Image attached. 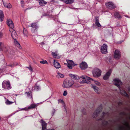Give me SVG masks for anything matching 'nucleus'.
Wrapping results in <instances>:
<instances>
[{
    "label": "nucleus",
    "mask_w": 130,
    "mask_h": 130,
    "mask_svg": "<svg viewBox=\"0 0 130 130\" xmlns=\"http://www.w3.org/2000/svg\"><path fill=\"white\" fill-rule=\"evenodd\" d=\"M69 76L75 80L80 79V78H81L84 79L86 81H90L93 80V79L86 75H82L79 77L76 75L70 74H69Z\"/></svg>",
    "instance_id": "obj_1"
},
{
    "label": "nucleus",
    "mask_w": 130,
    "mask_h": 130,
    "mask_svg": "<svg viewBox=\"0 0 130 130\" xmlns=\"http://www.w3.org/2000/svg\"><path fill=\"white\" fill-rule=\"evenodd\" d=\"M74 82H63L62 86L63 87L68 88L72 86H73L75 87H79V85H75V84L74 83Z\"/></svg>",
    "instance_id": "obj_2"
},
{
    "label": "nucleus",
    "mask_w": 130,
    "mask_h": 130,
    "mask_svg": "<svg viewBox=\"0 0 130 130\" xmlns=\"http://www.w3.org/2000/svg\"><path fill=\"white\" fill-rule=\"evenodd\" d=\"M101 71L98 69H94L92 71L93 75L94 77H99L101 75Z\"/></svg>",
    "instance_id": "obj_3"
},
{
    "label": "nucleus",
    "mask_w": 130,
    "mask_h": 130,
    "mask_svg": "<svg viewBox=\"0 0 130 130\" xmlns=\"http://www.w3.org/2000/svg\"><path fill=\"white\" fill-rule=\"evenodd\" d=\"M102 110V108L101 107H99L94 112L93 115V117L94 118H96L99 114L100 112Z\"/></svg>",
    "instance_id": "obj_4"
},
{
    "label": "nucleus",
    "mask_w": 130,
    "mask_h": 130,
    "mask_svg": "<svg viewBox=\"0 0 130 130\" xmlns=\"http://www.w3.org/2000/svg\"><path fill=\"white\" fill-rule=\"evenodd\" d=\"M106 7L110 9H115L116 6L112 2H109L105 4Z\"/></svg>",
    "instance_id": "obj_5"
},
{
    "label": "nucleus",
    "mask_w": 130,
    "mask_h": 130,
    "mask_svg": "<svg viewBox=\"0 0 130 130\" xmlns=\"http://www.w3.org/2000/svg\"><path fill=\"white\" fill-rule=\"evenodd\" d=\"M107 45L105 44H103L101 47V53L104 54L107 53Z\"/></svg>",
    "instance_id": "obj_6"
},
{
    "label": "nucleus",
    "mask_w": 130,
    "mask_h": 130,
    "mask_svg": "<svg viewBox=\"0 0 130 130\" xmlns=\"http://www.w3.org/2000/svg\"><path fill=\"white\" fill-rule=\"evenodd\" d=\"M9 30L11 32V37L13 39H15L18 38V35L13 28L9 29Z\"/></svg>",
    "instance_id": "obj_7"
},
{
    "label": "nucleus",
    "mask_w": 130,
    "mask_h": 130,
    "mask_svg": "<svg viewBox=\"0 0 130 130\" xmlns=\"http://www.w3.org/2000/svg\"><path fill=\"white\" fill-rule=\"evenodd\" d=\"M121 56L120 51L118 50H116L114 52V57L116 59H119Z\"/></svg>",
    "instance_id": "obj_8"
},
{
    "label": "nucleus",
    "mask_w": 130,
    "mask_h": 130,
    "mask_svg": "<svg viewBox=\"0 0 130 130\" xmlns=\"http://www.w3.org/2000/svg\"><path fill=\"white\" fill-rule=\"evenodd\" d=\"M37 106L38 105L37 104H32L29 106H28V107L23 108L21 110L28 111L29 109L35 108L37 107Z\"/></svg>",
    "instance_id": "obj_9"
},
{
    "label": "nucleus",
    "mask_w": 130,
    "mask_h": 130,
    "mask_svg": "<svg viewBox=\"0 0 130 130\" xmlns=\"http://www.w3.org/2000/svg\"><path fill=\"white\" fill-rule=\"evenodd\" d=\"M79 67L81 70H85L87 68L88 65L86 62L83 61L80 64Z\"/></svg>",
    "instance_id": "obj_10"
},
{
    "label": "nucleus",
    "mask_w": 130,
    "mask_h": 130,
    "mask_svg": "<svg viewBox=\"0 0 130 130\" xmlns=\"http://www.w3.org/2000/svg\"><path fill=\"white\" fill-rule=\"evenodd\" d=\"M68 63L67 66L70 69H72V67L75 66V64L74 63L73 61L71 60H68L67 61Z\"/></svg>",
    "instance_id": "obj_11"
},
{
    "label": "nucleus",
    "mask_w": 130,
    "mask_h": 130,
    "mask_svg": "<svg viewBox=\"0 0 130 130\" xmlns=\"http://www.w3.org/2000/svg\"><path fill=\"white\" fill-rule=\"evenodd\" d=\"M7 23L8 25L10 27L9 29L13 28L14 27V24L12 21L11 19H8L7 21Z\"/></svg>",
    "instance_id": "obj_12"
},
{
    "label": "nucleus",
    "mask_w": 130,
    "mask_h": 130,
    "mask_svg": "<svg viewBox=\"0 0 130 130\" xmlns=\"http://www.w3.org/2000/svg\"><path fill=\"white\" fill-rule=\"evenodd\" d=\"M111 72V70L108 71L103 77V78L105 80H107L109 78Z\"/></svg>",
    "instance_id": "obj_13"
},
{
    "label": "nucleus",
    "mask_w": 130,
    "mask_h": 130,
    "mask_svg": "<svg viewBox=\"0 0 130 130\" xmlns=\"http://www.w3.org/2000/svg\"><path fill=\"white\" fill-rule=\"evenodd\" d=\"M2 87L5 89H7L10 87V84L9 82H3L2 84Z\"/></svg>",
    "instance_id": "obj_14"
},
{
    "label": "nucleus",
    "mask_w": 130,
    "mask_h": 130,
    "mask_svg": "<svg viewBox=\"0 0 130 130\" xmlns=\"http://www.w3.org/2000/svg\"><path fill=\"white\" fill-rule=\"evenodd\" d=\"M31 30L32 32L34 33L35 32V31L37 28L38 27L36 24V23H32L31 24Z\"/></svg>",
    "instance_id": "obj_15"
},
{
    "label": "nucleus",
    "mask_w": 130,
    "mask_h": 130,
    "mask_svg": "<svg viewBox=\"0 0 130 130\" xmlns=\"http://www.w3.org/2000/svg\"><path fill=\"white\" fill-rule=\"evenodd\" d=\"M40 121L42 125V130H46V123L42 119Z\"/></svg>",
    "instance_id": "obj_16"
},
{
    "label": "nucleus",
    "mask_w": 130,
    "mask_h": 130,
    "mask_svg": "<svg viewBox=\"0 0 130 130\" xmlns=\"http://www.w3.org/2000/svg\"><path fill=\"white\" fill-rule=\"evenodd\" d=\"M53 64L54 67L56 69H59L61 67V66L60 63L55 61V60H54L53 62Z\"/></svg>",
    "instance_id": "obj_17"
},
{
    "label": "nucleus",
    "mask_w": 130,
    "mask_h": 130,
    "mask_svg": "<svg viewBox=\"0 0 130 130\" xmlns=\"http://www.w3.org/2000/svg\"><path fill=\"white\" fill-rule=\"evenodd\" d=\"M52 54L53 57L56 58H59L60 57L58 56L57 51H56L55 52H52Z\"/></svg>",
    "instance_id": "obj_18"
},
{
    "label": "nucleus",
    "mask_w": 130,
    "mask_h": 130,
    "mask_svg": "<svg viewBox=\"0 0 130 130\" xmlns=\"http://www.w3.org/2000/svg\"><path fill=\"white\" fill-rule=\"evenodd\" d=\"M107 115V113H106L105 112H103L101 116L100 117L98 120H104V117L106 115Z\"/></svg>",
    "instance_id": "obj_19"
},
{
    "label": "nucleus",
    "mask_w": 130,
    "mask_h": 130,
    "mask_svg": "<svg viewBox=\"0 0 130 130\" xmlns=\"http://www.w3.org/2000/svg\"><path fill=\"white\" fill-rule=\"evenodd\" d=\"M3 4L4 6L8 8H11L12 7L10 3H5L3 2Z\"/></svg>",
    "instance_id": "obj_20"
},
{
    "label": "nucleus",
    "mask_w": 130,
    "mask_h": 130,
    "mask_svg": "<svg viewBox=\"0 0 130 130\" xmlns=\"http://www.w3.org/2000/svg\"><path fill=\"white\" fill-rule=\"evenodd\" d=\"M91 87L92 88H93V89H94V90L95 92L98 93H99V92H98L99 89L97 87L95 86V85L92 84L91 85Z\"/></svg>",
    "instance_id": "obj_21"
},
{
    "label": "nucleus",
    "mask_w": 130,
    "mask_h": 130,
    "mask_svg": "<svg viewBox=\"0 0 130 130\" xmlns=\"http://www.w3.org/2000/svg\"><path fill=\"white\" fill-rule=\"evenodd\" d=\"M39 5L41 6H43L47 3V2L44 0H39Z\"/></svg>",
    "instance_id": "obj_22"
},
{
    "label": "nucleus",
    "mask_w": 130,
    "mask_h": 130,
    "mask_svg": "<svg viewBox=\"0 0 130 130\" xmlns=\"http://www.w3.org/2000/svg\"><path fill=\"white\" fill-rule=\"evenodd\" d=\"M121 93L124 96H125L127 98H129V96L128 95L125 90H123L122 91H121Z\"/></svg>",
    "instance_id": "obj_23"
},
{
    "label": "nucleus",
    "mask_w": 130,
    "mask_h": 130,
    "mask_svg": "<svg viewBox=\"0 0 130 130\" xmlns=\"http://www.w3.org/2000/svg\"><path fill=\"white\" fill-rule=\"evenodd\" d=\"M114 15L115 18L118 19H120L121 18V17L119 14V12H116L115 13Z\"/></svg>",
    "instance_id": "obj_24"
},
{
    "label": "nucleus",
    "mask_w": 130,
    "mask_h": 130,
    "mask_svg": "<svg viewBox=\"0 0 130 130\" xmlns=\"http://www.w3.org/2000/svg\"><path fill=\"white\" fill-rule=\"evenodd\" d=\"M4 17V14L3 11L0 10V20L1 22L3 21V18Z\"/></svg>",
    "instance_id": "obj_25"
},
{
    "label": "nucleus",
    "mask_w": 130,
    "mask_h": 130,
    "mask_svg": "<svg viewBox=\"0 0 130 130\" xmlns=\"http://www.w3.org/2000/svg\"><path fill=\"white\" fill-rule=\"evenodd\" d=\"M75 0H66L65 3L67 4H70L72 3Z\"/></svg>",
    "instance_id": "obj_26"
},
{
    "label": "nucleus",
    "mask_w": 130,
    "mask_h": 130,
    "mask_svg": "<svg viewBox=\"0 0 130 130\" xmlns=\"http://www.w3.org/2000/svg\"><path fill=\"white\" fill-rule=\"evenodd\" d=\"M16 38L13 39H14V43L15 45L18 47H19L20 45L19 42L17 41L16 40Z\"/></svg>",
    "instance_id": "obj_27"
},
{
    "label": "nucleus",
    "mask_w": 130,
    "mask_h": 130,
    "mask_svg": "<svg viewBox=\"0 0 130 130\" xmlns=\"http://www.w3.org/2000/svg\"><path fill=\"white\" fill-rule=\"evenodd\" d=\"M23 34L25 36L27 37L28 36V32L26 29L24 28L23 30Z\"/></svg>",
    "instance_id": "obj_28"
},
{
    "label": "nucleus",
    "mask_w": 130,
    "mask_h": 130,
    "mask_svg": "<svg viewBox=\"0 0 130 130\" xmlns=\"http://www.w3.org/2000/svg\"><path fill=\"white\" fill-rule=\"evenodd\" d=\"M57 77L58 78H63L64 77V75L60 73L59 72H58Z\"/></svg>",
    "instance_id": "obj_29"
},
{
    "label": "nucleus",
    "mask_w": 130,
    "mask_h": 130,
    "mask_svg": "<svg viewBox=\"0 0 130 130\" xmlns=\"http://www.w3.org/2000/svg\"><path fill=\"white\" fill-rule=\"evenodd\" d=\"M95 24L96 25L99 27H100L101 26V25L99 23V20L98 19L96 20L95 22Z\"/></svg>",
    "instance_id": "obj_30"
},
{
    "label": "nucleus",
    "mask_w": 130,
    "mask_h": 130,
    "mask_svg": "<svg viewBox=\"0 0 130 130\" xmlns=\"http://www.w3.org/2000/svg\"><path fill=\"white\" fill-rule=\"evenodd\" d=\"M34 89L36 91H38L40 89V87L39 86L37 85L36 84L35 86Z\"/></svg>",
    "instance_id": "obj_31"
},
{
    "label": "nucleus",
    "mask_w": 130,
    "mask_h": 130,
    "mask_svg": "<svg viewBox=\"0 0 130 130\" xmlns=\"http://www.w3.org/2000/svg\"><path fill=\"white\" fill-rule=\"evenodd\" d=\"M124 122L126 126L129 129H130V127L128 123L125 120L124 121Z\"/></svg>",
    "instance_id": "obj_32"
},
{
    "label": "nucleus",
    "mask_w": 130,
    "mask_h": 130,
    "mask_svg": "<svg viewBox=\"0 0 130 130\" xmlns=\"http://www.w3.org/2000/svg\"><path fill=\"white\" fill-rule=\"evenodd\" d=\"M102 123L104 126H106L108 124V122L104 120L103 121Z\"/></svg>",
    "instance_id": "obj_33"
},
{
    "label": "nucleus",
    "mask_w": 130,
    "mask_h": 130,
    "mask_svg": "<svg viewBox=\"0 0 130 130\" xmlns=\"http://www.w3.org/2000/svg\"><path fill=\"white\" fill-rule=\"evenodd\" d=\"M28 96L30 98H31L32 99V96L31 94V93L30 92H26Z\"/></svg>",
    "instance_id": "obj_34"
},
{
    "label": "nucleus",
    "mask_w": 130,
    "mask_h": 130,
    "mask_svg": "<svg viewBox=\"0 0 130 130\" xmlns=\"http://www.w3.org/2000/svg\"><path fill=\"white\" fill-rule=\"evenodd\" d=\"M40 63H42L43 64H47L48 62L46 60L43 61H40Z\"/></svg>",
    "instance_id": "obj_35"
},
{
    "label": "nucleus",
    "mask_w": 130,
    "mask_h": 130,
    "mask_svg": "<svg viewBox=\"0 0 130 130\" xmlns=\"http://www.w3.org/2000/svg\"><path fill=\"white\" fill-rule=\"evenodd\" d=\"M117 82L116 83H115V85L117 86L118 87H119L120 86V85L119 84V83L121 82Z\"/></svg>",
    "instance_id": "obj_36"
},
{
    "label": "nucleus",
    "mask_w": 130,
    "mask_h": 130,
    "mask_svg": "<svg viewBox=\"0 0 130 130\" xmlns=\"http://www.w3.org/2000/svg\"><path fill=\"white\" fill-rule=\"evenodd\" d=\"M113 81H121V80L119 78H116L113 79Z\"/></svg>",
    "instance_id": "obj_37"
},
{
    "label": "nucleus",
    "mask_w": 130,
    "mask_h": 130,
    "mask_svg": "<svg viewBox=\"0 0 130 130\" xmlns=\"http://www.w3.org/2000/svg\"><path fill=\"white\" fill-rule=\"evenodd\" d=\"M13 102L10 101L8 100H7L6 102V103L7 104H12Z\"/></svg>",
    "instance_id": "obj_38"
},
{
    "label": "nucleus",
    "mask_w": 130,
    "mask_h": 130,
    "mask_svg": "<svg viewBox=\"0 0 130 130\" xmlns=\"http://www.w3.org/2000/svg\"><path fill=\"white\" fill-rule=\"evenodd\" d=\"M58 103H61L62 104H64V102L63 100L61 99L58 100Z\"/></svg>",
    "instance_id": "obj_39"
},
{
    "label": "nucleus",
    "mask_w": 130,
    "mask_h": 130,
    "mask_svg": "<svg viewBox=\"0 0 130 130\" xmlns=\"http://www.w3.org/2000/svg\"><path fill=\"white\" fill-rule=\"evenodd\" d=\"M26 68L29 69L31 72L32 71V69L30 66L29 67H26Z\"/></svg>",
    "instance_id": "obj_40"
},
{
    "label": "nucleus",
    "mask_w": 130,
    "mask_h": 130,
    "mask_svg": "<svg viewBox=\"0 0 130 130\" xmlns=\"http://www.w3.org/2000/svg\"><path fill=\"white\" fill-rule=\"evenodd\" d=\"M67 94V91H64V92H63V95L65 96H66Z\"/></svg>",
    "instance_id": "obj_41"
},
{
    "label": "nucleus",
    "mask_w": 130,
    "mask_h": 130,
    "mask_svg": "<svg viewBox=\"0 0 130 130\" xmlns=\"http://www.w3.org/2000/svg\"><path fill=\"white\" fill-rule=\"evenodd\" d=\"M90 82H79L80 84H84V83H87L89 84L90 83Z\"/></svg>",
    "instance_id": "obj_42"
},
{
    "label": "nucleus",
    "mask_w": 130,
    "mask_h": 130,
    "mask_svg": "<svg viewBox=\"0 0 130 130\" xmlns=\"http://www.w3.org/2000/svg\"><path fill=\"white\" fill-rule=\"evenodd\" d=\"M120 114L121 115H124L125 114V113L124 112H122L120 113Z\"/></svg>",
    "instance_id": "obj_43"
},
{
    "label": "nucleus",
    "mask_w": 130,
    "mask_h": 130,
    "mask_svg": "<svg viewBox=\"0 0 130 130\" xmlns=\"http://www.w3.org/2000/svg\"><path fill=\"white\" fill-rule=\"evenodd\" d=\"M119 129L120 130H124V127L123 126L120 127L119 128Z\"/></svg>",
    "instance_id": "obj_44"
},
{
    "label": "nucleus",
    "mask_w": 130,
    "mask_h": 130,
    "mask_svg": "<svg viewBox=\"0 0 130 130\" xmlns=\"http://www.w3.org/2000/svg\"><path fill=\"white\" fill-rule=\"evenodd\" d=\"M95 84L99 86L100 85V83L99 82H95Z\"/></svg>",
    "instance_id": "obj_45"
},
{
    "label": "nucleus",
    "mask_w": 130,
    "mask_h": 130,
    "mask_svg": "<svg viewBox=\"0 0 130 130\" xmlns=\"http://www.w3.org/2000/svg\"><path fill=\"white\" fill-rule=\"evenodd\" d=\"M118 104L119 106L123 104V103L121 102H119L118 103Z\"/></svg>",
    "instance_id": "obj_46"
},
{
    "label": "nucleus",
    "mask_w": 130,
    "mask_h": 130,
    "mask_svg": "<svg viewBox=\"0 0 130 130\" xmlns=\"http://www.w3.org/2000/svg\"><path fill=\"white\" fill-rule=\"evenodd\" d=\"M3 35V33L1 32H0V38L2 37Z\"/></svg>",
    "instance_id": "obj_47"
},
{
    "label": "nucleus",
    "mask_w": 130,
    "mask_h": 130,
    "mask_svg": "<svg viewBox=\"0 0 130 130\" xmlns=\"http://www.w3.org/2000/svg\"><path fill=\"white\" fill-rule=\"evenodd\" d=\"M21 4L24 3L23 0H20Z\"/></svg>",
    "instance_id": "obj_48"
},
{
    "label": "nucleus",
    "mask_w": 130,
    "mask_h": 130,
    "mask_svg": "<svg viewBox=\"0 0 130 130\" xmlns=\"http://www.w3.org/2000/svg\"><path fill=\"white\" fill-rule=\"evenodd\" d=\"M21 4V6H22V7L23 8H24V4L23 3V4Z\"/></svg>",
    "instance_id": "obj_49"
},
{
    "label": "nucleus",
    "mask_w": 130,
    "mask_h": 130,
    "mask_svg": "<svg viewBox=\"0 0 130 130\" xmlns=\"http://www.w3.org/2000/svg\"><path fill=\"white\" fill-rule=\"evenodd\" d=\"M3 44V43L2 42H0V50L1 48V46Z\"/></svg>",
    "instance_id": "obj_50"
},
{
    "label": "nucleus",
    "mask_w": 130,
    "mask_h": 130,
    "mask_svg": "<svg viewBox=\"0 0 130 130\" xmlns=\"http://www.w3.org/2000/svg\"><path fill=\"white\" fill-rule=\"evenodd\" d=\"M44 42H42L40 43V44L42 45H43L44 44Z\"/></svg>",
    "instance_id": "obj_51"
},
{
    "label": "nucleus",
    "mask_w": 130,
    "mask_h": 130,
    "mask_svg": "<svg viewBox=\"0 0 130 130\" xmlns=\"http://www.w3.org/2000/svg\"><path fill=\"white\" fill-rule=\"evenodd\" d=\"M82 113L84 115H86V112H84L83 111H82Z\"/></svg>",
    "instance_id": "obj_52"
},
{
    "label": "nucleus",
    "mask_w": 130,
    "mask_h": 130,
    "mask_svg": "<svg viewBox=\"0 0 130 130\" xmlns=\"http://www.w3.org/2000/svg\"><path fill=\"white\" fill-rule=\"evenodd\" d=\"M9 66L12 67H13V66L12 65H9Z\"/></svg>",
    "instance_id": "obj_53"
},
{
    "label": "nucleus",
    "mask_w": 130,
    "mask_h": 130,
    "mask_svg": "<svg viewBox=\"0 0 130 130\" xmlns=\"http://www.w3.org/2000/svg\"><path fill=\"white\" fill-rule=\"evenodd\" d=\"M128 90L129 91H130V87L129 88H128Z\"/></svg>",
    "instance_id": "obj_54"
}]
</instances>
